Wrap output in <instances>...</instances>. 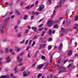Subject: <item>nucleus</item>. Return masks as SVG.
<instances>
[{
    "mask_svg": "<svg viewBox=\"0 0 78 78\" xmlns=\"http://www.w3.org/2000/svg\"><path fill=\"white\" fill-rule=\"evenodd\" d=\"M38 2H39V1H37L35 2V5H37L38 4Z\"/></svg>",
    "mask_w": 78,
    "mask_h": 78,
    "instance_id": "obj_58",
    "label": "nucleus"
},
{
    "mask_svg": "<svg viewBox=\"0 0 78 78\" xmlns=\"http://www.w3.org/2000/svg\"><path fill=\"white\" fill-rule=\"evenodd\" d=\"M24 76H28V75L27 73H23V75Z\"/></svg>",
    "mask_w": 78,
    "mask_h": 78,
    "instance_id": "obj_25",
    "label": "nucleus"
},
{
    "mask_svg": "<svg viewBox=\"0 0 78 78\" xmlns=\"http://www.w3.org/2000/svg\"><path fill=\"white\" fill-rule=\"evenodd\" d=\"M69 13V10H68L66 11V14L67 15Z\"/></svg>",
    "mask_w": 78,
    "mask_h": 78,
    "instance_id": "obj_48",
    "label": "nucleus"
},
{
    "mask_svg": "<svg viewBox=\"0 0 78 78\" xmlns=\"http://www.w3.org/2000/svg\"><path fill=\"white\" fill-rule=\"evenodd\" d=\"M44 67V65H39L37 66V69H41L42 67Z\"/></svg>",
    "mask_w": 78,
    "mask_h": 78,
    "instance_id": "obj_4",
    "label": "nucleus"
},
{
    "mask_svg": "<svg viewBox=\"0 0 78 78\" xmlns=\"http://www.w3.org/2000/svg\"><path fill=\"white\" fill-rule=\"evenodd\" d=\"M9 78V76H6V75H3L1 77H0V78Z\"/></svg>",
    "mask_w": 78,
    "mask_h": 78,
    "instance_id": "obj_7",
    "label": "nucleus"
},
{
    "mask_svg": "<svg viewBox=\"0 0 78 78\" xmlns=\"http://www.w3.org/2000/svg\"><path fill=\"white\" fill-rule=\"evenodd\" d=\"M41 59H45V57L44 56H42L41 57Z\"/></svg>",
    "mask_w": 78,
    "mask_h": 78,
    "instance_id": "obj_42",
    "label": "nucleus"
},
{
    "mask_svg": "<svg viewBox=\"0 0 78 78\" xmlns=\"http://www.w3.org/2000/svg\"><path fill=\"white\" fill-rule=\"evenodd\" d=\"M17 36H18V37H22V35H21V33H19L18 34Z\"/></svg>",
    "mask_w": 78,
    "mask_h": 78,
    "instance_id": "obj_21",
    "label": "nucleus"
},
{
    "mask_svg": "<svg viewBox=\"0 0 78 78\" xmlns=\"http://www.w3.org/2000/svg\"><path fill=\"white\" fill-rule=\"evenodd\" d=\"M10 19V18L9 17L7 19H6L5 21L4 22L5 23H7L8 22V21L9 20V19Z\"/></svg>",
    "mask_w": 78,
    "mask_h": 78,
    "instance_id": "obj_13",
    "label": "nucleus"
},
{
    "mask_svg": "<svg viewBox=\"0 0 78 78\" xmlns=\"http://www.w3.org/2000/svg\"><path fill=\"white\" fill-rule=\"evenodd\" d=\"M70 21H69V20H67V24L68 25H70Z\"/></svg>",
    "mask_w": 78,
    "mask_h": 78,
    "instance_id": "obj_23",
    "label": "nucleus"
},
{
    "mask_svg": "<svg viewBox=\"0 0 78 78\" xmlns=\"http://www.w3.org/2000/svg\"><path fill=\"white\" fill-rule=\"evenodd\" d=\"M39 14H40V13L39 12H35V15L36 16H38Z\"/></svg>",
    "mask_w": 78,
    "mask_h": 78,
    "instance_id": "obj_27",
    "label": "nucleus"
},
{
    "mask_svg": "<svg viewBox=\"0 0 78 78\" xmlns=\"http://www.w3.org/2000/svg\"><path fill=\"white\" fill-rule=\"evenodd\" d=\"M21 50V48H18L17 50L16 51L18 52L19 51H20Z\"/></svg>",
    "mask_w": 78,
    "mask_h": 78,
    "instance_id": "obj_44",
    "label": "nucleus"
},
{
    "mask_svg": "<svg viewBox=\"0 0 78 78\" xmlns=\"http://www.w3.org/2000/svg\"><path fill=\"white\" fill-rule=\"evenodd\" d=\"M31 29H32V30H33L34 31H35V32H36V30H37V27H31Z\"/></svg>",
    "mask_w": 78,
    "mask_h": 78,
    "instance_id": "obj_8",
    "label": "nucleus"
},
{
    "mask_svg": "<svg viewBox=\"0 0 78 78\" xmlns=\"http://www.w3.org/2000/svg\"><path fill=\"white\" fill-rule=\"evenodd\" d=\"M16 12L18 16H19L20 15V12L18 11H16Z\"/></svg>",
    "mask_w": 78,
    "mask_h": 78,
    "instance_id": "obj_22",
    "label": "nucleus"
},
{
    "mask_svg": "<svg viewBox=\"0 0 78 78\" xmlns=\"http://www.w3.org/2000/svg\"><path fill=\"white\" fill-rule=\"evenodd\" d=\"M27 56L28 58H31V56H30V53H28Z\"/></svg>",
    "mask_w": 78,
    "mask_h": 78,
    "instance_id": "obj_43",
    "label": "nucleus"
},
{
    "mask_svg": "<svg viewBox=\"0 0 78 78\" xmlns=\"http://www.w3.org/2000/svg\"><path fill=\"white\" fill-rule=\"evenodd\" d=\"M30 48V46H28L27 47V48L26 49V50H28Z\"/></svg>",
    "mask_w": 78,
    "mask_h": 78,
    "instance_id": "obj_45",
    "label": "nucleus"
},
{
    "mask_svg": "<svg viewBox=\"0 0 78 78\" xmlns=\"http://www.w3.org/2000/svg\"><path fill=\"white\" fill-rule=\"evenodd\" d=\"M60 68H61V70H66V68L63 67L62 66H61L60 67Z\"/></svg>",
    "mask_w": 78,
    "mask_h": 78,
    "instance_id": "obj_14",
    "label": "nucleus"
},
{
    "mask_svg": "<svg viewBox=\"0 0 78 78\" xmlns=\"http://www.w3.org/2000/svg\"><path fill=\"white\" fill-rule=\"evenodd\" d=\"M25 68L24 67H23L21 69V71H23V70H25Z\"/></svg>",
    "mask_w": 78,
    "mask_h": 78,
    "instance_id": "obj_28",
    "label": "nucleus"
},
{
    "mask_svg": "<svg viewBox=\"0 0 78 78\" xmlns=\"http://www.w3.org/2000/svg\"><path fill=\"white\" fill-rule=\"evenodd\" d=\"M75 46H77V42H75Z\"/></svg>",
    "mask_w": 78,
    "mask_h": 78,
    "instance_id": "obj_63",
    "label": "nucleus"
},
{
    "mask_svg": "<svg viewBox=\"0 0 78 78\" xmlns=\"http://www.w3.org/2000/svg\"><path fill=\"white\" fill-rule=\"evenodd\" d=\"M43 30V28H40L38 29L39 31L40 32L41 31H42V30Z\"/></svg>",
    "mask_w": 78,
    "mask_h": 78,
    "instance_id": "obj_41",
    "label": "nucleus"
},
{
    "mask_svg": "<svg viewBox=\"0 0 78 78\" xmlns=\"http://www.w3.org/2000/svg\"><path fill=\"white\" fill-rule=\"evenodd\" d=\"M43 24H41L39 26V27H42L43 26Z\"/></svg>",
    "mask_w": 78,
    "mask_h": 78,
    "instance_id": "obj_51",
    "label": "nucleus"
},
{
    "mask_svg": "<svg viewBox=\"0 0 78 78\" xmlns=\"http://www.w3.org/2000/svg\"><path fill=\"white\" fill-rule=\"evenodd\" d=\"M71 68H72L73 69H74L75 68V66L74 65H73L71 66Z\"/></svg>",
    "mask_w": 78,
    "mask_h": 78,
    "instance_id": "obj_36",
    "label": "nucleus"
},
{
    "mask_svg": "<svg viewBox=\"0 0 78 78\" xmlns=\"http://www.w3.org/2000/svg\"><path fill=\"white\" fill-rule=\"evenodd\" d=\"M6 61L7 62H9L11 61V57L10 56H8L6 58Z\"/></svg>",
    "mask_w": 78,
    "mask_h": 78,
    "instance_id": "obj_5",
    "label": "nucleus"
},
{
    "mask_svg": "<svg viewBox=\"0 0 78 78\" xmlns=\"http://www.w3.org/2000/svg\"><path fill=\"white\" fill-rule=\"evenodd\" d=\"M28 31H29V30H26V31L25 32V33H28Z\"/></svg>",
    "mask_w": 78,
    "mask_h": 78,
    "instance_id": "obj_49",
    "label": "nucleus"
},
{
    "mask_svg": "<svg viewBox=\"0 0 78 78\" xmlns=\"http://www.w3.org/2000/svg\"><path fill=\"white\" fill-rule=\"evenodd\" d=\"M63 46V45H62V44L61 43L60 44V46L58 47V49L59 50H60L61 49V48H62V47Z\"/></svg>",
    "mask_w": 78,
    "mask_h": 78,
    "instance_id": "obj_12",
    "label": "nucleus"
},
{
    "mask_svg": "<svg viewBox=\"0 0 78 78\" xmlns=\"http://www.w3.org/2000/svg\"><path fill=\"white\" fill-rule=\"evenodd\" d=\"M32 14L33 15H36V12H33Z\"/></svg>",
    "mask_w": 78,
    "mask_h": 78,
    "instance_id": "obj_50",
    "label": "nucleus"
},
{
    "mask_svg": "<svg viewBox=\"0 0 78 78\" xmlns=\"http://www.w3.org/2000/svg\"><path fill=\"white\" fill-rule=\"evenodd\" d=\"M62 24L63 25H64V24H65V20H63Z\"/></svg>",
    "mask_w": 78,
    "mask_h": 78,
    "instance_id": "obj_62",
    "label": "nucleus"
},
{
    "mask_svg": "<svg viewBox=\"0 0 78 78\" xmlns=\"http://www.w3.org/2000/svg\"><path fill=\"white\" fill-rule=\"evenodd\" d=\"M34 4H32L30 6V8H33V6H34Z\"/></svg>",
    "mask_w": 78,
    "mask_h": 78,
    "instance_id": "obj_53",
    "label": "nucleus"
},
{
    "mask_svg": "<svg viewBox=\"0 0 78 78\" xmlns=\"http://www.w3.org/2000/svg\"><path fill=\"white\" fill-rule=\"evenodd\" d=\"M19 65L20 66H22V65H23V63H20L19 64Z\"/></svg>",
    "mask_w": 78,
    "mask_h": 78,
    "instance_id": "obj_52",
    "label": "nucleus"
},
{
    "mask_svg": "<svg viewBox=\"0 0 78 78\" xmlns=\"http://www.w3.org/2000/svg\"><path fill=\"white\" fill-rule=\"evenodd\" d=\"M46 31L45 30H44L43 31L42 34L41 35V36H44V34H45V33Z\"/></svg>",
    "mask_w": 78,
    "mask_h": 78,
    "instance_id": "obj_16",
    "label": "nucleus"
},
{
    "mask_svg": "<svg viewBox=\"0 0 78 78\" xmlns=\"http://www.w3.org/2000/svg\"><path fill=\"white\" fill-rule=\"evenodd\" d=\"M6 25L5 24L1 27V28H6Z\"/></svg>",
    "mask_w": 78,
    "mask_h": 78,
    "instance_id": "obj_17",
    "label": "nucleus"
},
{
    "mask_svg": "<svg viewBox=\"0 0 78 78\" xmlns=\"http://www.w3.org/2000/svg\"><path fill=\"white\" fill-rule=\"evenodd\" d=\"M41 46H42L43 48H44V47L46 46V44H43L41 45Z\"/></svg>",
    "mask_w": 78,
    "mask_h": 78,
    "instance_id": "obj_33",
    "label": "nucleus"
},
{
    "mask_svg": "<svg viewBox=\"0 0 78 78\" xmlns=\"http://www.w3.org/2000/svg\"><path fill=\"white\" fill-rule=\"evenodd\" d=\"M24 41H25L24 40H23V41L21 42H20V44H23L24 43Z\"/></svg>",
    "mask_w": 78,
    "mask_h": 78,
    "instance_id": "obj_46",
    "label": "nucleus"
},
{
    "mask_svg": "<svg viewBox=\"0 0 78 78\" xmlns=\"http://www.w3.org/2000/svg\"><path fill=\"white\" fill-rule=\"evenodd\" d=\"M68 55L69 56L72 55V51L69 50V51L68 53Z\"/></svg>",
    "mask_w": 78,
    "mask_h": 78,
    "instance_id": "obj_15",
    "label": "nucleus"
},
{
    "mask_svg": "<svg viewBox=\"0 0 78 78\" xmlns=\"http://www.w3.org/2000/svg\"><path fill=\"white\" fill-rule=\"evenodd\" d=\"M78 20V16H77L75 18V20L76 21H77Z\"/></svg>",
    "mask_w": 78,
    "mask_h": 78,
    "instance_id": "obj_34",
    "label": "nucleus"
},
{
    "mask_svg": "<svg viewBox=\"0 0 78 78\" xmlns=\"http://www.w3.org/2000/svg\"><path fill=\"white\" fill-rule=\"evenodd\" d=\"M39 37V36L37 35H35L34 36V38H33V39H37V37Z\"/></svg>",
    "mask_w": 78,
    "mask_h": 78,
    "instance_id": "obj_19",
    "label": "nucleus"
},
{
    "mask_svg": "<svg viewBox=\"0 0 78 78\" xmlns=\"http://www.w3.org/2000/svg\"><path fill=\"white\" fill-rule=\"evenodd\" d=\"M17 59L18 62H22V58H20V57L18 56L17 57Z\"/></svg>",
    "mask_w": 78,
    "mask_h": 78,
    "instance_id": "obj_6",
    "label": "nucleus"
},
{
    "mask_svg": "<svg viewBox=\"0 0 78 78\" xmlns=\"http://www.w3.org/2000/svg\"><path fill=\"white\" fill-rule=\"evenodd\" d=\"M27 15H25L24 17H23L24 19V20H26V19H27Z\"/></svg>",
    "mask_w": 78,
    "mask_h": 78,
    "instance_id": "obj_30",
    "label": "nucleus"
},
{
    "mask_svg": "<svg viewBox=\"0 0 78 78\" xmlns=\"http://www.w3.org/2000/svg\"><path fill=\"white\" fill-rule=\"evenodd\" d=\"M52 33V30H51L50 29L49 30L48 32V34L51 36V35Z\"/></svg>",
    "mask_w": 78,
    "mask_h": 78,
    "instance_id": "obj_10",
    "label": "nucleus"
},
{
    "mask_svg": "<svg viewBox=\"0 0 78 78\" xmlns=\"http://www.w3.org/2000/svg\"><path fill=\"white\" fill-rule=\"evenodd\" d=\"M42 76V74L41 73H39L38 74V75L37 76V78H40L41 76Z\"/></svg>",
    "mask_w": 78,
    "mask_h": 78,
    "instance_id": "obj_20",
    "label": "nucleus"
},
{
    "mask_svg": "<svg viewBox=\"0 0 78 78\" xmlns=\"http://www.w3.org/2000/svg\"><path fill=\"white\" fill-rule=\"evenodd\" d=\"M36 63H34V64L32 65V67H35V66H36Z\"/></svg>",
    "mask_w": 78,
    "mask_h": 78,
    "instance_id": "obj_39",
    "label": "nucleus"
},
{
    "mask_svg": "<svg viewBox=\"0 0 78 78\" xmlns=\"http://www.w3.org/2000/svg\"><path fill=\"white\" fill-rule=\"evenodd\" d=\"M17 28H18V26H16L15 27V30H16Z\"/></svg>",
    "mask_w": 78,
    "mask_h": 78,
    "instance_id": "obj_61",
    "label": "nucleus"
},
{
    "mask_svg": "<svg viewBox=\"0 0 78 78\" xmlns=\"http://www.w3.org/2000/svg\"><path fill=\"white\" fill-rule=\"evenodd\" d=\"M52 39L53 38H52V37H50L48 41L49 42H50V41H52Z\"/></svg>",
    "mask_w": 78,
    "mask_h": 78,
    "instance_id": "obj_26",
    "label": "nucleus"
},
{
    "mask_svg": "<svg viewBox=\"0 0 78 78\" xmlns=\"http://www.w3.org/2000/svg\"><path fill=\"white\" fill-rule=\"evenodd\" d=\"M66 2V0H61L59 2V5H57L56 7H55V9H57V8H60L62 6V4L65 3Z\"/></svg>",
    "mask_w": 78,
    "mask_h": 78,
    "instance_id": "obj_1",
    "label": "nucleus"
},
{
    "mask_svg": "<svg viewBox=\"0 0 78 78\" xmlns=\"http://www.w3.org/2000/svg\"><path fill=\"white\" fill-rule=\"evenodd\" d=\"M20 20H19L17 22V23L18 24H19V23H20Z\"/></svg>",
    "mask_w": 78,
    "mask_h": 78,
    "instance_id": "obj_57",
    "label": "nucleus"
},
{
    "mask_svg": "<svg viewBox=\"0 0 78 78\" xmlns=\"http://www.w3.org/2000/svg\"><path fill=\"white\" fill-rule=\"evenodd\" d=\"M0 32L3 34V30L2 29L1 30Z\"/></svg>",
    "mask_w": 78,
    "mask_h": 78,
    "instance_id": "obj_56",
    "label": "nucleus"
},
{
    "mask_svg": "<svg viewBox=\"0 0 78 78\" xmlns=\"http://www.w3.org/2000/svg\"><path fill=\"white\" fill-rule=\"evenodd\" d=\"M8 12H7L5 14V16H4V17H6V16H7V15H8Z\"/></svg>",
    "mask_w": 78,
    "mask_h": 78,
    "instance_id": "obj_40",
    "label": "nucleus"
},
{
    "mask_svg": "<svg viewBox=\"0 0 78 78\" xmlns=\"http://www.w3.org/2000/svg\"><path fill=\"white\" fill-rule=\"evenodd\" d=\"M58 27V24H55L54 25V28H56Z\"/></svg>",
    "mask_w": 78,
    "mask_h": 78,
    "instance_id": "obj_24",
    "label": "nucleus"
},
{
    "mask_svg": "<svg viewBox=\"0 0 78 78\" xmlns=\"http://www.w3.org/2000/svg\"><path fill=\"white\" fill-rule=\"evenodd\" d=\"M58 63H60L61 62V58H60L58 60Z\"/></svg>",
    "mask_w": 78,
    "mask_h": 78,
    "instance_id": "obj_55",
    "label": "nucleus"
},
{
    "mask_svg": "<svg viewBox=\"0 0 78 78\" xmlns=\"http://www.w3.org/2000/svg\"><path fill=\"white\" fill-rule=\"evenodd\" d=\"M67 61H68V59H66V60H65V62H64V64H66V62H67Z\"/></svg>",
    "mask_w": 78,
    "mask_h": 78,
    "instance_id": "obj_38",
    "label": "nucleus"
},
{
    "mask_svg": "<svg viewBox=\"0 0 78 78\" xmlns=\"http://www.w3.org/2000/svg\"><path fill=\"white\" fill-rule=\"evenodd\" d=\"M35 44H36V42L35 41H34L33 44H32V46L33 47Z\"/></svg>",
    "mask_w": 78,
    "mask_h": 78,
    "instance_id": "obj_31",
    "label": "nucleus"
},
{
    "mask_svg": "<svg viewBox=\"0 0 78 78\" xmlns=\"http://www.w3.org/2000/svg\"><path fill=\"white\" fill-rule=\"evenodd\" d=\"M26 8L27 9H29V8H30V5H28L27 7H26Z\"/></svg>",
    "mask_w": 78,
    "mask_h": 78,
    "instance_id": "obj_47",
    "label": "nucleus"
},
{
    "mask_svg": "<svg viewBox=\"0 0 78 78\" xmlns=\"http://www.w3.org/2000/svg\"><path fill=\"white\" fill-rule=\"evenodd\" d=\"M53 21L52 20H50L48 22V26L49 27H51L53 24Z\"/></svg>",
    "mask_w": 78,
    "mask_h": 78,
    "instance_id": "obj_2",
    "label": "nucleus"
},
{
    "mask_svg": "<svg viewBox=\"0 0 78 78\" xmlns=\"http://www.w3.org/2000/svg\"><path fill=\"white\" fill-rule=\"evenodd\" d=\"M37 33H40L41 32L39 31V30H38L37 31Z\"/></svg>",
    "mask_w": 78,
    "mask_h": 78,
    "instance_id": "obj_54",
    "label": "nucleus"
},
{
    "mask_svg": "<svg viewBox=\"0 0 78 78\" xmlns=\"http://www.w3.org/2000/svg\"><path fill=\"white\" fill-rule=\"evenodd\" d=\"M60 72L61 73H64V72H65V71L63 70L60 71Z\"/></svg>",
    "mask_w": 78,
    "mask_h": 78,
    "instance_id": "obj_59",
    "label": "nucleus"
},
{
    "mask_svg": "<svg viewBox=\"0 0 78 78\" xmlns=\"http://www.w3.org/2000/svg\"><path fill=\"white\" fill-rule=\"evenodd\" d=\"M43 9H44V5H41L39 7V8L37 9V11L39 12L42 11Z\"/></svg>",
    "mask_w": 78,
    "mask_h": 78,
    "instance_id": "obj_3",
    "label": "nucleus"
},
{
    "mask_svg": "<svg viewBox=\"0 0 78 78\" xmlns=\"http://www.w3.org/2000/svg\"><path fill=\"white\" fill-rule=\"evenodd\" d=\"M61 31H62V32L63 33H65V31H64V29L63 27L61 28Z\"/></svg>",
    "mask_w": 78,
    "mask_h": 78,
    "instance_id": "obj_18",
    "label": "nucleus"
},
{
    "mask_svg": "<svg viewBox=\"0 0 78 78\" xmlns=\"http://www.w3.org/2000/svg\"><path fill=\"white\" fill-rule=\"evenodd\" d=\"M24 53L23 52H22L20 53V56H22L23 55Z\"/></svg>",
    "mask_w": 78,
    "mask_h": 78,
    "instance_id": "obj_60",
    "label": "nucleus"
},
{
    "mask_svg": "<svg viewBox=\"0 0 78 78\" xmlns=\"http://www.w3.org/2000/svg\"><path fill=\"white\" fill-rule=\"evenodd\" d=\"M51 48H52V45H50L48 46V50H50L51 49Z\"/></svg>",
    "mask_w": 78,
    "mask_h": 78,
    "instance_id": "obj_9",
    "label": "nucleus"
},
{
    "mask_svg": "<svg viewBox=\"0 0 78 78\" xmlns=\"http://www.w3.org/2000/svg\"><path fill=\"white\" fill-rule=\"evenodd\" d=\"M68 70H69V71H71L72 70V69L70 68H69L68 69Z\"/></svg>",
    "mask_w": 78,
    "mask_h": 78,
    "instance_id": "obj_64",
    "label": "nucleus"
},
{
    "mask_svg": "<svg viewBox=\"0 0 78 78\" xmlns=\"http://www.w3.org/2000/svg\"><path fill=\"white\" fill-rule=\"evenodd\" d=\"M8 49L7 48H6L5 49V53H8Z\"/></svg>",
    "mask_w": 78,
    "mask_h": 78,
    "instance_id": "obj_37",
    "label": "nucleus"
},
{
    "mask_svg": "<svg viewBox=\"0 0 78 78\" xmlns=\"http://www.w3.org/2000/svg\"><path fill=\"white\" fill-rule=\"evenodd\" d=\"M48 2H49V4H51V0H48Z\"/></svg>",
    "mask_w": 78,
    "mask_h": 78,
    "instance_id": "obj_32",
    "label": "nucleus"
},
{
    "mask_svg": "<svg viewBox=\"0 0 78 78\" xmlns=\"http://www.w3.org/2000/svg\"><path fill=\"white\" fill-rule=\"evenodd\" d=\"M44 41V38L43 37H41L40 38L39 41H40V42H42Z\"/></svg>",
    "mask_w": 78,
    "mask_h": 78,
    "instance_id": "obj_11",
    "label": "nucleus"
},
{
    "mask_svg": "<svg viewBox=\"0 0 78 78\" xmlns=\"http://www.w3.org/2000/svg\"><path fill=\"white\" fill-rule=\"evenodd\" d=\"M24 3V2H21L20 3V5L21 6H22V5H23Z\"/></svg>",
    "mask_w": 78,
    "mask_h": 78,
    "instance_id": "obj_35",
    "label": "nucleus"
},
{
    "mask_svg": "<svg viewBox=\"0 0 78 78\" xmlns=\"http://www.w3.org/2000/svg\"><path fill=\"white\" fill-rule=\"evenodd\" d=\"M17 69V66H16L15 68L14 69V70L15 72H16V70Z\"/></svg>",
    "mask_w": 78,
    "mask_h": 78,
    "instance_id": "obj_29",
    "label": "nucleus"
}]
</instances>
